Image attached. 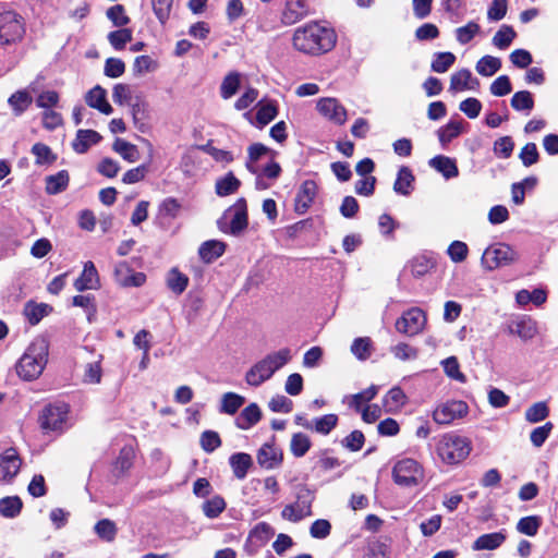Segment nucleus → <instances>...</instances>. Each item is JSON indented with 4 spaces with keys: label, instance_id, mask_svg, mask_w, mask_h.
Wrapping results in <instances>:
<instances>
[{
    "label": "nucleus",
    "instance_id": "1",
    "mask_svg": "<svg viewBox=\"0 0 558 558\" xmlns=\"http://www.w3.org/2000/svg\"><path fill=\"white\" fill-rule=\"evenodd\" d=\"M336 44V35L332 29L317 23H310L295 29L293 46L304 53L327 52Z\"/></svg>",
    "mask_w": 558,
    "mask_h": 558
},
{
    "label": "nucleus",
    "instance_id": "2",
    "mask_svg": "<svg viewBox=\"0 0 558 558\" xmlns=\"http://www.w3.org/2000/svg\"><path fill=\"white\" fill-rule=\"evenodd\" d=\"M49 354V343L44 337L35 338L16 363V373L24 380L37 379L44 372Z\"/></svg>",
    "mask_w": 558,
    "mask_h": 558
},
{
    "label": "nucleus",
    "instance_id": "3",
    "mask_svg": "<svg viewBox=\"0 0 558 558\" xmlns=\"http://www.w3.org/2000/svg\"><path fill=\"white\" fill-rule=\"evenodd\" d=\"M471 449V441L466 437L452 433L442 435L436 448L439 458L448 464L461 462L470 454Z\"/></svg>",
    "mask_w": 558,
    "mask_h": 558
},
{
    "label": "nucleus",
    "instance_id": "4",
    "mask_svg": "<svg viewBox=\"0 0 558 558\" xmlns=\"http://www.w3.org/2000/svg\"><path fill=\"white\" fill-rule=\"evenodd\" d=\"M519 259L518 252L508 244L496 243L483 252L481 264L486 270H495L514 264Z\"/></svg>",
    "mask_w": 558,
    "mask_h": 558
},
{
    "label": "nucleus",
    "instance_id": "5",
    "mask_svg": "<svg viewBox=\"0 0 558 558\" xmlns=\"http://www.w3.org/2000/svg\"><path fill=\"white\" fill-rule=\"evenodd\" d=\"M392 478L399 486H417L424 480V469L416 460L412 458H403L395 463L392 469Z\"/></svg>",
    "mask_w": 558,
    "mask_h": 558
},
{
    "label": "nucleus",
    "instance_id": "6",
    "mask_svg": "<svg viewBox=\"0 0 558 558\" xmlns=\"http://www.w3.org/2000/svg\"><path fill=\"white\" fill-rule=\"evenodd\" d=\"M223 219L229 220L227 226L220 222V230L232 235L241 234L248 225L247 206L244 198H239L231 207H229L223 216Z\"/></svg>",
    "mask_w": 558,
    "mask_h": 558
},
{
    "label": "nucleus",
    "instance_id": "7",
    "mask_svg": "<svg viewBox=\"0 0 558 558\" xmlns=\"http://www.w3.org/2000/svg\"><path fill=\"white\" fill-rule=\"evenodd\" d=\"M314 500L313 493L305 486L299 488L296 500L287 505L281 512L284 520L298 522L312 514V502Z\"/></svg>",
    "mask_w": 558,
    "mask_h": 558
},
{
    "label": "nucleus",
    "instance_id": "8",
    "mask_svg": "<svg viewBox=\"0 0 558 558\" xmlns=\"http://www.w3.org/2000/svg\"><path fill=\"white\" fill-rule=\"evenodd\" d=\"M469 407L464 401L450 400L438 404L433 411V420L439 425H448L453 421L464 417Z\"/></svg>",
    "mask_w": 558,
    "mask_h": 558
},
{
    "label": "nucleus",
    "instance_id": "9",
    "mask_svg": "<svg viewBox=\"0 0 558 558\" xmlns=\"http://www.w3.org/2000/svg\"><path fill=\"white\" fill-rule=\"evenodd\" d=\"M426 324V316L424 312L417 307L407 311L396 322V329L407 336H415L420 333Z\"/></svg>",
    "mask_w": 558,
    "mask_h": 558
},
{
    "label": "nucleus",
    "instance_id": "10",
    "mask_svg": "<svg viewBox=\"0 0 558 558\" xmlns=\"http://www.w3.org/2000/svg\"><path fill=\"white\" fill-rule=\"evenodd\" d=\"M69 408L64 403L51 404L44 409L40 425L46 430H61L66 423Z\"/></svg>",
    "mask_w": 558,
    "mask_h": 558
},
{
    "label": "nucleus",
    "instance_id": "11",
    "mask_svg": "<svg viewBox=\"0 0 558 558\" xmlns=\"http://www.w3.org/2000/svg\"><path fill=\"white\" fill-rule=\"evenodd\" d=\"M21 17L12 11L0 13V43L9 44L23 34Z\"/></svg>",
    "mask_w": 558,
    "mask_h": 558
},
{
    "label": "nucleus",
    "instance_id": "12",
    "mask_svg": "<svg viewBox=\"0 0 558 558\" xmlns=\"http://www.w3.org/2000/svg\"><path fill=\"white\" fill-rule=\"evenodd\" d=\"M318 112L335 124L342 125L347 121V110L336 98L326 97L317 101Z\"/></svg>",
    "mask_w": 558,
    "mask_h": 558
},
{
    "label": "nucleus",
    "instance_id": "13",
    "mask_svg": "<svg viewBox=\"0 0 558 558\" xmlns=\"http://www.w3.org/2000/svg\"><path fill=\"white\" fill-rule=\"evenodd\" d=\"M21 458L15 449L9 448L0 454V481L11 482L21 469Z\"/></svg>",
    "mask_w": 558,
    "mask_h": 558
},
{
    "label": "nucleus",
    "instance_id": "14",
    "mask_svg": "<svg viewBox=\"0 0 558 558\" xmlns=\"http://www.w3.org/2000/svg\"><path fill=\"white\" fill-rule=\"evenodd\" d=\"M256 459L263 469L274 470L281 465L283 453L274 442H266L258 449Z\"/></svg>",
    "mask_w": 558,
    "mask_h": 558
},
{
    "label": "nucleus",
    "instance_id": "15",
    "mask_svg": "<svg viewBox=\"0 0 558 558\" xmlns=\"http://www.w3.org/2000/svg\"><path fill=\"white\" fill-rule=\"evenodd\" d=\"M114 279L124 288L141 287L145 283L146 276L143 272L133 271L125 262H120L114 268Z\"/></svg>",
    "mask_w": 558,
    "mask_h": 558
},
{
    "label": "nucleus",
    "instance_id": "16",
    "mask_svg": "<svg viewBox=\"0 0 558 558\" xmlns=\"http://www.w3.org/2000/svg\"><path fill=\"white\" fill-rule=\"evenodd\" d=\"M480 88V81L473 77L469 69H461L456 71L450 76L449 92L457 94L464 90H477Z\"/></svg>",
    "mask_w": 558,
    "mask_h": 558
},
{
    "label": "nucleus",
    "instance_id": "17",
    "mask_svg": "<svg viewBox=\"0 0 558 558\" xmlns=\"http://www.w3.org/2000/svg\"><path fill=\"white\" fill-rule=\"evenodd\" d=\"M74 288L80 292L100 288L99 275L93 262L88 260L84 264L81 276L74 281Z\"/></svg>",
    "mask_w": 558,
    "mask_h": 558
},
{
    "label": "nucleus",
    "instance_id": "18",
    "mask_svg": "<svg viewBox=\"0 0 558 558\" xmlns=\"http://www.w3.org/2000/svg\"><path fill=\"white\" fill-rule=\"evenodd\" d=\"M408 397L405 392L399 387H392L383 398V407L386 413H399L407 404Z\"/></svg>",
    "mask_w": 558,
    "mask_h": 558
},
{
    "label": "nucleus",
    "instance_id": "19",
    "mask_svg": "<svg viewBox=\"0 0 558 558\" xmlns=\"http://www.w3.org/2000/svg\"><path fill=\"white\" fill-rule=\"evenodd\" d=\"M308 14V7L305 0H287L282 13L284 24L292 25Z\"/></svg>",
    "mask_w": 558,
    "mask_h": 558
},
{
    "label": "nucleus",
    "instance_id": "20",
    "mask_svg": "<svg viewBox=\"0 0 558 558\" xmlns=\"http://www.w3.org/2000/svg\"><path fill=\"white\" fill-rule=\"evenodd\" d=\"M85 101L90 108L97 109L104 114H110L112 112V107L107 101V92L99 85L95 86L86 94Z\"/></svg>",
    "mask_w": 558,
    "mask_h": 558
},
{
    "label": "nucleus",
    "instance_id": "21",
    "mask_svg": "<svg viewBox=\"0 0 558 558\" xmlns=\"http://www.w3.org/2000/svg\"><path fill=\"white\" fill-rule=\"evenodd\" d=\"M317 193V185L314 181L307 180L303 182L301 185L296 198H295V206L299 211L304 213L307 210Z\"/></svg>",
    "mask_w": 558,
    "mask_h": 558
},
{
    "label": "nucleus",
    "instance_id": "22",
    "mask_svg": "<svg viewBox=\"0 0 558 558\" xmlns=\"http://www.w3.org/2000/svg\"><path fill=\"white\" fill-rule=\"evenodd\" d=\"M272 377L271 372L263 360L256 362L245 374V381L248 386L258 387Z\"/></svg>",
    "mask_w": 558,
    "mask_h": 558
},
{
    "label": "nucleus",
    "instance_id": "23",
    "mask_svg": "<svg viewBox=\"0 0 558 558\" xmlns=\"http://www.w3.org/2000/svg\"><path fill=\"white\" fill-rule=\"evenodd\" d=\"M292 359V352L289 348H281L265 355L262 360L265 362L271 374L287 365Z\"/></svg>",
    "mask_w": 558,
    "mask_h": 558
},
{
    "label": "nucleus",
    "instance_id": "24",
    "mask_svg": "<svg viewBox=\"0 0 558 558\" xmlns=\"http://www.w3.org/2000/svg\"><path fill=\"white\" fill-rule=\"evenodd\" d=\"M506 541V534L502 531L483 534L477 537L473 545V550H494L497 549Z\"/></svg>",
    "mask_w": 558,
    "mask_h": 558
},
{
    "label": "nucleus",
    "instance_id": "25",
    "mask_svg": "<svg viewBox=\"0 0 558 558\" xmlns=\"http://www.w3.org/2000/svg\"><path fill=\"white\" fill-rule=\"evenodd\" d=\"M262 417V412L256 403H251L244 408L235 420V425L240 429H250L257 424Z\"/></svg>",
    "mask_w": 558,
    "mask_h": 558
},
{
    "label": "nucleus",
    "instance_id": "26",
    "mask_svg": "<svg viewBox=\"0 0 558 558\" xmlns=\"http://www.w3.org/2000/svg\"><path fill=\"white\" fill-rule=\"evenodd\" d=\"M226 250V244L218 240L204 242L198 250L199 257L205 263H211L220 257Z\"/></svg>",
    "mask_w": 558,
    "mask_h": 558
},
{
    "label": "nucleus",
    "instance_id": "27",
    "mask_svg": "<svg viewBox=\"0 0 558 558\" xmlns=\"http://www.w3.org/2000/svg\"><path fill=\"white\" fill-rule=\"evenodd\" d=\"M100 135L93 130H80L76 134L75 140L73 141V149L78 153L83 154L87 151V149L92 146L97 144L100 141Z\"/></svg>",
    "mask_w": 558,
    "mask_h": 558
},
{
    "label": "nucleus",
    "instance_id": "28",
    "mask_svg": "<svg viewBox=\"0 0 558 558\" xmlns=\"http://www.w3.org/2000/svg\"><path fill=\"white\" fill-rule=\"evenodd\" d=\"M240 186L241 181L232 172H228L226 175L217 179L215 192L218 196L225 197L234 194Z\"/></svg>",
    "mask_w": 558,
    "mask_h": 558
},
{
    "label": "nucleus",
    "instance_id": "29",
    "mask_svg": "<svg viewBox=\"0 0 558 558\" xmlns=\"http://www.w3.org/2000/svg\"><path fill=\"white\" fill-rule=\"evenodd\" d=\"M229 463L234 476L239 480H243L248 469L252 466L253 460L248 453L238 452L230 457Z\"/></svg>",
    "mask_w": 558,
    "mask_h": 558
},
{
    "label": "nucleus",
    "instance_id": "30",
    "mask_svg": "<svg viewBox=\"0 0 558 558\" xmlns=\"http://www.w3.org/2000/svg\"><path fill=\"white\" fill-rule=\"evenodd\" d=\"M430 167L440 172L446 179L458 177L459 170L453 159L446 156H436L429 161Z\"/></svg>",
    "mask_w": 558,
    "mask_h": 558
},
{
    "label": "nucleus",
    "instance_id": "31",
    "mask_svg": "<svg viewBox=\"0 0 558 558\" xmlns=\"http://www.w3.org/2000/svg\"><path fill=\"white\" fill-rule=\"evenodd\" d=\"M523 340H530L537 333L536 323L530 317H521L514 323V327L510 330Z\"/></svg>",
    "mask_w": 558,
    "mask_h": 558
},
{
    "label": "nucleus",
    "instance_id": "32",
    "mask_svg": "<svg viewBox=\"0 0 558 558\" xmlns=\"http://www.w3.org/2000/svg\"><path fill=\"white\" fill-rule=\"evenodd\" d=\"M51 311L52 307L46 303L28 302L24 307V314L32 325L38 324Z\"/></svg>",
    "mask_w": 558,
    "mask_h": 558
},
{
    "label": "nucleus",
    "instance_id": "33",
    "mask_svg": "<svg viewBox=\"0 0 558 558\" xmlns=\"http://www.w3.org/2000/svg\"><path fill=\"white\" fill-rule=\"evenodd\" d=\"M167 287L175 294H181L185 291L189 284V277L179 271L178 268L169 270L166 278Z\"/></svg>",
    "mask_w": 558,
    "mask_h": 558
},
{
    "label": "nucleus",
    "instance_id": "34",
    "mask_svg": "<svg viewBox=\"0 0 558 558\" xmlns=\"http://www.w3.org/2000/svg\"><path fill=\"white\" fill-rule=\"evenodd\" d=\"M414 177L408 167H401L393 184V191L401 195H409L412 190Z\"/></svg>",
    "mask_w": 558,
    "mask_h": 558
},
{
    "label": "nucleus",
    "instance_id": "35",
    "mask_svg": "<svg viewBox=\"0 0 558 558\" xmlns=\"http://www.w3.org/2000/svg\"><path fill=\"white\" fill-rule=\"evenodd\" d=\"M501 68V60L497 57L493 56H484L482 57L475 65L476 72L482 76H493L497 73Z\"/></svg>",
    "mask_w": 558,
    "mask_h": 558
},
{
    "label": "nucleus",
    "instance_id": "36",
    "mask_svg": "<svg viewBox=\"0 0 558 558\" xmlns=\"http://www.w3.org/2000/svg\"><path fill=\"white\" fill-rule=\"evenodd\" d=\"M113 150L119 154L124 160L135 162L140 159V151L134 144H131L122 138L114 141Z\"/></svg>",
    "mask_w": 558,
    "mask_h": 558
},
{
    "label": "nucleus",
    "instance_id": "37",
    "mask_svg": "<svg viewBox=\"0 0 558 558\" xmlns=\"http://www.w3.org/2000/svg\"><path fill=\"white\" fill-rule=\"evenodd\" d=\"M274 535L272 527L266 523L260 522L250 532L248 542L255 544L257 547L263 546Z\"/></svg>",
    "mask_w": 558,
    "mask_h": 558
},
{
    "label": "nucleus",
    "instance_id": "38",
    "mask_svg": "<svg viewBox=\"0 0 558 558\" xmlns=\"http://www.w3.org/2000/svg\"><path fill=\"white\" fill-rule=\"evenodd\" d=\"M69 184V174L65 170L57 174L49 175L46 179V192L50 195L58 194L66 189Z\"/></svg>",
    "mask_w": 558,
    "mask_h": 558
},
{
    "label": "nucleus",
    "instance_id": "39",
    "mask_svg": "<svg viewBox=\"0 0 558 558\" xmlns=\"http://www.w3.org/2000/svg\"><path fill=\"white\" fill-rule=\"evenodd\" d=\"M312 441L310 437L303 433L292 435L290 441V451L295 458H301L311 449Z\"/></svg>",
    "mask_w": 558,
    "mask_h": 558
},
{
    "label": "nucleus",
    "instance_id": "40",
    "mask_svg": "<svg viewBox=\"0 0 558 558\" xmlns=\"http://www.w3.org/2000/svg\"><path fill=\"white\" fill-rule=\"evenodd\" d=\"M244 397L234 392H227L221 398L220 412L233 415L244 404Z\"/></svg>",
    "mask_w": 558,
    "mask_h": 558
},
{
    "label": "nucleus",
    "instance_id": "41",
    "mask_svg": "<svg viewBox=\"0 0 558 558\" xmlns=\"http://www.w3.org/2000/svg\"><path fill=\"white\" fill-rule=\"evenodd\" d=\"M456 62V56L452 52H436L430 63V69L435 73H446Z\"/></svg>",
    "mask_w": 558,
    "mask_h": 558
},
{
    "label": "nucleus",
    "instance_id": "42",
    "mask_svg": "<svg viewBox=\"0 0 558 558\" xmlns=\"http://www.w3.org/2000/svg\"><path fill=\"white\" fill-rule=\"evenodd\" d=\"M445 374L452 380L464 384L466 376L460 371V364L456 356H449L440 362Z\"/></svg>",
    "mask_w": 558,
    "mask_h": 558
},
{
    "label": "nucleus",
    "instance_id": "43",
    "mask_svg": "<svg viewBox=\"0 0 558 558\" xmlns=\"http://www.w3.org/2000/svg\"><path fill=\"white\" fill-rule=\"evenodd\" d=\"M32 100V96L27 90H17L9 97L8 102L15 114L20 116L29 107Z\"/></svg>",
    "mask_w": 558,
    "mask_h": 558
},
{
    "label": "nucleus",
    "instance_id": "44",
    "mask_svg": "<svg viewBox=\"0 0 558 558\" xmlns=\"http://www.w3.org/2000/svg\"><path fill=\"white\" fill-rule=\"evenodd\" d=\"M515 36L517 33L511 26L502 25L494 35L493 45L498 49L505 50L511 45Z\"/></svg>",
    "mask_w": 558,
    "mask_h": 558
},
{
    "label": "nucleus",
    "instance_id": "45",
    "mask_svg": "<svg viewBox=\"0 0 558 558\" xmlns=\"http://www.w3.org/2000/svg\"><path fill=\"white\" fill-rule=\"evenodd\" d=\"M101 359L99 355L97 361L87 363L84 368L83 381L85 384L97 385L101 381L102 377V368H101Z\"/></svg>",
    "mask_w": 558,
    "mask_h": 558
},
{
    "label": "nucleus",
    "instance_id": "46",
    "mask_svg": "<svg viewBox=\"0 0 558 558\" xmlns=\"http://www.w3.org/2000/svg\"><path fill=\"white\" fill-rule=\"evenodd\" d=\"M352 354L360 361L367 360L373 352L372 340L368 337L356 338L351 345Z\"/></svg>",
    "mask_w": 558,
    "mask_h": 558
},
{
    "label": "nucleus",
    "instance_id": "47",
    "mask_svg": "<svg viewBox=\"0 0 558 558\" xmlns=\"http://www.w3.org/2000/svg\"><path fill=\"white\" fill-rule=\"evenodd\" d=\"M548 415L549 409L546 402L541 401L533 403L531 407H529L525 411L524 417L529 423L535 424L541 421H544Z\"/></svg>",
    "mask_w": 558,
    "mask_h": 558
},
{
    "label": "nucleus",
    "instance_id": "48",
    "mask_svg": "<svg viewBox=\"0 0 558 558\" xmlns=\"http://www.w3.org/2000/svg\"><path fill=\"white\" fill-rule=\"evenodd\" d=\"M338 423V416L336 414H326L320 417H316L312 422V429L322 435H328Z\"/></svg>",
    "mask_w": 558,
    "mask_h": 558
},
{
    "label": "nucleus",
    "instance_id": "49",
    "mask_svg": "<svg viewBox=\"0 0 558 558\" xmlns=\"http://www.w3.org/2000/svg\"><path fill=\"white\" fill-rule=\"evenodd\" d=\"M511 107L517 111L530 112L534 107V99L530 92H517L511 98Z\"/></svg>",
    "mask_w": 558,
    "mask_h": 558
},
{
    "label": "nucleus",
    "instance_id": "50",
    "mask_svg": "<svg viewBox=\"0 0 558 558\" xmlns=\"http://www.w3.org/2000/svg\"><path fill=\"white\" fill-rule=\"evenodd\" d=\"M411 272L414 277H423L434 268V262L424 255L416 256L410 262Z\"/></svg>",
    "mask_w": 558,
    "mask_h": 558
},
{
    "label": "nucleus",
    "instance_id": "51",
    "mask_svg": "<svg viewBox=\"0 0 558 558\" xmlns=\"http://www.w3.org/2000/svg\"><path fill=\"white\" fill-rule=\"evenodd\" d=\"M240 86V74L229 73L222 81L220 86V95L223 99H229L236 94Z\"/></svg>",
    "mask_w": 558,
    "mask_h": 558
},
{
    "label": "nucleus",
    "instance_id": "52",
    "mask_svg": "<svg viewBox=\"0 0 558 558\" xmlns=\"http://www.w3.org/2000/svg\"><path fill=\"white\" fill-rule=\"evenodd\" d=\"M95 533L106 542H112L117 535L116 523L109 519H102L95 524Z\"/></svg>",
    "mask_w": 558,
    "mask_h": 558
},
{
    "label": "nucleus",
    "instance_id": "53",
    "mask_svg": "<svg viewBox=\"0 0 558 558\" xmlns=\"http://www.w3.org/2000/svg\"><path fill=\"white\" fill-rule=\"evenodd\" d=\"M390 352L399 361H412L418 356V350L405 342L397 343L391 347Z\"/></svg>",
    "mask_w": 558,
    "mask_h": 558
},
{
    "label": "nucleus",
    "instance_id": "54",
    "mask_svg": "<svg viewBox=\"0 0 558 558\" xmlns=\"http://www.w3.org/2000/svg\"><path fill=\"white\" fill-rule=\"evenodd\" d=\"M154 14L161 24L170 19L173 0H151Z\"/></svg>",
    "mask_w": 558,
    "mask_h": 558
},
{
    "label": "nucleus",
    "instance_id": "55",
    "mask_svg": "<svg viewBox=\"0 0 558 558\" xmlns=\"http://www.w3.org/2000/svg\"><path fill=\"white\" fill-rule=\"evenodd\" d=\"M541 523V519L536 515L524 517L519 520L517 530L524 535L534 536L537 534Z\"/></svg>",
    "mask_w": 558,
    "mask_h": 558
},
{
    "label": "nucleus",
    "instance_id": "56",
    "mask_svg": "<svg viewBox=\"0 0 558 558\" xmlns=\"http://www.w3.org/2000/svg\"><path fill=\"white\" fill-rule=\"evenodd\" d=\"M203 512L207 518H217L225 509L226 501L220 496H214L203 504Z\"/></svg>",
    "mask_w": 558,
    "mask_h": 558
},
{
    "label": "nucleus",
    "instance_id": "57",
    "mask_svg": "<svg viewBox=\"0 0 558 558\" xmlns=\"http://www.w3.org/2000/svg\"><path fill=\"white\" fill-rule=\"evenodd\" d=\"M22 501L19 497H5L0 500V513L7 518H13L20 513Z\"/></svg>",
    "mask_w": 558,
    "mask_h": 558
},
{
    "label": "nucleus",
    "instance_id": "58",
    "mask_svg": "<svg viewBox=\"0 0 558 558\" xmlns=\"http://www.w3.org/2000/svg\"><path fill=\"white\" fill-rule=\"evenodd\" d=\"M277 112V106L275 102H260L256 113V119L262 125H266L276 118Z\"/></svg>",
    "mask_w": 558,
    "mask_h": 558
},
{
    "label": "nucleus",
    "instance_id": "59",
    "mask_svg": "<svg viewBox=\"0 0 558 558\" xmlns=\"http://www.w3.org/2000/svg\"><path fill=\"white\" fill-rule=\"evenodd\" d=\"M480 32V25L475 22H469L466 25L456 29L457 40L461 45L470 43Z\"/></svg>",
    "mask_w": 558,
    "mask_h": 558
},
{
    "label": "nucleus",
    "instance_id": "60",
    "mask_svg": "<svg viewBox=\"0 0 558 558\" xmlns=\"http://www.w3.org/2000/svg\"><path fill=\"white\" fill-rule=\"evenodd\" d=\"M108 40L114 49L121 50L132 40V31L129 28H122L111 32L108 35Z\"/></svg>",
    "mask_w": 558,
    "mask_h": 558
},
{
    "label": "nucleus",
    "instance_id": "61",
    "mask_svg": "<svg viewBox=\"0 0 558 558\" xmlns=\"http://www.w3.org/2000/svg\"><path fill=\"white\" fill-rule=\"evenodd\" d=\"M554 428L553 423L547 422L546 424L534 428L530 434V439L533 446L542 447L546 439L549 437Z\"/></svg>",
    "mask_w": 558,
    "mask_h": 558
},
{
    "label": "nucleus",
    "instance_id": "62",
    "mask_svg": "<svg viewBox=\"0 0 558 558\" xmlns=\"http://www.w3.org/2000/svg\"><path fill=\"white\" fill-rule=\"evenodd\" d=\"M32 153L36 157L37 165H50L56 160L51 149L41 143H37L33 146Z\"/></svg>",
    "mask_w": 558,
    "mask_h": 558
},
{
    "label": "nucleus",
    "instance_id": "63",
    "mask_svg": "<svg viewBox=\"0 0 558 558\" xmlns=\"http://www.w3.org/2000/svg\"><path fill=\"white\" fill-rule=\"evenodd\" d=\"M469 247L462 241H453L447 250V254L453 263H462L468 257Z\"/></svg>",
    "mask_w": 558,
    "mask_h": 558
},
{
    "label": "nucleus",
    "instance_id": "64",
    "mask_svg": "<svg viewBox=\"0 0 558 558\" xmlns=\"http://www.w3.org/2000/svg\"><path fill=\"white\" fill-rule=\"evenodd\" d=\"M462 132V122L450 121L438 132L439 141L445 144L457 137Z\"/></svg>",
    "mask_w": 558,
    "mask_h": 558
}]
</instances>
